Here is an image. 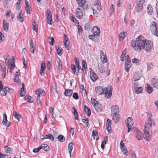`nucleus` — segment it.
Listing matches in <instances>:
<instances>
[{
	"instance_id": "obj_1",
	"label": "nucleus",
	"mask_w": 158,
	"mask_h": 158,
	"mask_svg": "<svg viewBox=\"0 0 158 158\" xmlns=\"http://www.w3.org/2000/svg\"><path fill=\"white\" fill-rule=\"evenodd\" d=\"M154 120L151 119L150 117L149 116L148 120L145 125L143 135V138L147 141H149L151 139L152 127V125H154Z\"/></svg>"
},
{
	"instance_id": "obj_2",
	"label": "nucleus",
	"mask_w": 158,
	"mask_h": 158,
	"mask_svg": "<svg viewBox=\"0 0 158 158\" xmlns=\"http://www.w3.org/2000/svg\"><path fill=\"white\" fill-rule=\"evenodd\" d=\"M146 40L143 36H140L136 39V41H131V45L136 51L140 52L144 46Z\"/></svg>"
},
{
	"instance_id": "obj_3",
	"label": "nucleus",
	"mask_w": 158,
	"mask_h": 158,
	"mask_svg": "<svg viewBox=\"0 0 158 158\" xmlns=\"http://www.w3.org/2000/svg\"><path fill=\"white\" fill-rule=\"evenodd\" d=\"M112 87L111 86L104 88V93L105 97L107 99L110 98L112 95Z\"/></svg>"
},
{
	"instance_id": "obj_4",
	"label": "nucleus",
	"mask_w": 158,
	"mask_h": 158,
	"mask_svg": "<svg viewBox=\"0 0 158 158\" xmlns=\"http://www.w3.org/2000/svg\"><path fill=\"white\" fill-rule=\"evenodd\" d=\"M157 23L155 22H152L150 24V30L154 35L158 36V31L157 28Z\"/></svg>"
},
{
	"instance_id": "obj_5",
	"label": "nucleus",
	"mask_w": 158,
	"mask_h": 158,
	"mask_svg": "<svg viewBox=\"0 0 158 158\" xmlns=\"http://www.w3.org/2000/svg\"><path fill=\"white\" fill-rule=\"evenodd\" d=\"M144 2V0H136L135 9L137 12H140L142 11Z\"/></svg>"
},
{
	"instance_id": "obj_6",
	"label": "nucleus",
	"mask_w": 158,
	"mask_h": 158,
	"mask_svg": "<svg viewBox=\"0 0 158 158\" xmlns=\"http://www.w3.org/2000/svg\"><path fill=\"white\" fill-rule=\"evenodd\" d=\"M152 48V44L150 41H148L146 40L144 46H143L142 49H144L146 52H150Z\"/></svg>"
},
{
	"instance_id": "obj_7",
	"label": "nucleus",
	"mask_w": 158,
	"mask_h": 158,
	"mask_svg": "<svg viewBox=\"0 0 158 158\" xmlns=\"http://www.w3.org/2000/svg\"><path fill=\"white\" fill-rule=\"evenodd\" d=\"M127 58L126 59H125V71L127 72H128L129 71V69L131 67V59L129 56H127Z\"/></svg>"
},
{
	"instance_id": "obj_8",
	"label": "nucleus",
	"mask_w": 158,
	"mask_h": 158,
	"mask_svg": "<svg viewBox=\"0 0 158 158\" xmlns=\"http://www.w3.org/2000/svg\"><path fill=\"white\" fill-rule=\"evenodd\" d=\"M46 16L48 23L49 24L51 25L52 24L51 22L52 20V18L51 12L50 10H47L46 13Z\"/></svg>"
},
{
	"instance_id": "obj_9",
	"label": "nucleus",
	"mask_w": 158,
	"mask_h": 158,
	"mask_svg": "<svg viewBox=\"0 0 158 158\" xmlns=\"http://www.w3.org/2000/svg\"><path fill=\"white\" fill-rule=\"evenodd\" d=\"M64 43L66 49L67 50H68L69 48V40L68 37L65 34L64 35Z\"/></svg>"
},
{
	"instance_id": "obj_10",
	"label": "nucleus",
	"mask_w": 158,
	"mask_h": 158,
	"mask_svg": "<svg viewBox=\"0 0 158 158\" xmlns=\"http://www.w3.org/2000/svg\"><path fill=\"white\" fill-rule=\"evenodd\" d=\"M83 15V12L81 9L77 8L76 10V16L77 19H80Z\"/></svg>"
},
{
	"instance_id": "obj_11",
	"label": "nucleus",
	"mask_w": 158,
	"mask_h": 158,
	"mask_svg": "<svg viewBox=\"0 0 158 158\" xmlns=\"http://www.w3.org/2000/svg\"><path fill=\"white\" fill-rule=\"evenodd\" d=\"M35 92L37 96V97H39V98L40 96H44L46 94L44 91L40 88L36 89Z\"/></svg>"
},
{
	"instance_id": "obj_12",
	"label": "nucleus",
	"mask_w": 158,
	"mask_h": 158,
	"mask_svg": "<svg viewBox=\"0 0 158 158\" xmlns=\"http://www.w3.org/2000/svg\"><path fill=\"white\" fill-rule=\"evenodd\" d=\"M92 32L94 35L98 36L100 34V28L97 26H94L92 30Z\"/></svg>"
},
{
	"instance_id": "obj_13",
	"label": "nucleus",
	"mask_w": 158,
	"mask_h": 158,
	"mask_svg": "<svg viewBox=\"0 0 158 158\" xmlns=\"http://www.w3.org/2000/svg\"><path fill=\"white\" fill-rule=\"evenodd\" d=\"M100 59L101 61L103 63H105L107 60V59L106 56L104 55L103 51L102 50L100 51Z\"/></svg>"
},
{
	"instance_id": "obj_14",
	"label": "nucleus",
	"mask_w": 158,
	"mask_h": 158,
	"mask_svg": "<svg viewBox=\"0 0 158 158\" xmlns=\"http://www.w3.org/2000/svg\"><path fill=\"white\" fill-rule=\"evenodd\" d=\"M111 111V114H118L119 109L116 105L112 107Z\"/></svg>"
},
{
	"instance_id": "obj_15",
	"label": "nucleus",
	"mask_w": 158,
	"mask_h": 158,
	"mask_svg": "<svg viewBox=\"0 0 158 158\" xmlns=\"http://www.w3.org/2000/svg\"><path fill=\"white\" fill-rule=\"evenodd\" d=\"M3 119L2 123L3 125H5L6 127H9L10 126V123L7 121V116L5 114H3Z\"/></svg>"
},
{
	"instance_id": "obj_16",
	"label": "nucleus",
	"mask_w": 158,
	"mask_h": 158,
	"mask_svg": "<svg viewBox=\"0 0 158 158\" xmlns=\"http://www.w3.org/2000/svg\"><path fill=\"white\" fill-rule=\"evenodd\" d=\"M136 138L138 140H140L142 139L143 138V135L141 131L139 130L136 131L135 133Z\"/></svg>"
},
{
	"instance_id": "obj_17",
	"label": "nucleus",
	"mask_w": 158,
	"mask_h": 158,
	"mask_svg": "<svg viewBox=\"0 0 158 158\" xmlns=\"http://www.w3.org/2000/svg\"><path fill=\"white\" fill-rule=\"evenodd\" d=\"M106 123V128L107 130L109 133H111V120L109 119L107 120Z\"/></svg>"
},
{
	"instance_id": "obj_18",
	"label": "nucleus",
	"mask_w": 158,
	"mask_h": 158,
	"mask_svg": "<svg viewBox=\"0 0 158 158\" xmlns=\"http://www.w3.org/2000/svg\"><path fill=\"white\" fill-rule=\"evenodd\" d=\"M125 122L127 126H132L133 125V120L132 118L131 117L128 118L126 120Z\"/></svg>"
},
{
	"instance_id": "obj_19",
	"label": "nucleus",
	"mask_w": 158,
	"mask_h": 158,
	"mask_svg": "<svg viewBox=\"0 0 158 158\" xmlns=\"http://www.w3.org/2000/svg\"><path fill=\"white\" fill-rule=\"evenodd\" d=\"M0 69L2 72V76L3 78L5 77L6 74V69L5 66L4 64H0Z\"/></svg>"
},
{
	"instance_id": "obj_20",
	"label": "nucleus",
	"mask_w": 158,
	"mask_h": 158,
	"mask_svg": "<svg viewBox=\"0 0 158 158\" xmlns=\"http://www.w3.org/2000/svg\"><path fill=\"white\" fill-rule=\"evenodd\" d=\"M6 18L9 21L14 18V15L11 10H9L6 12Z\"/></svg>"
},
{
	"instance_id": "obj_21",
	"label": "nucleus",
	"mask_w": 158,
	"mask_h": 158,
	"mask_svg": "<svg viewBox=\"0 0 158 158\" xmlns=\"http://www.w3.org/2000/svg\"><path fill=\"white\" fill-rule=\"evenodd\" d=\"M95 91L98 95H101L104 92V89L100 86H97L95 88Z\"/></svg>"
},
{
	"instance_id": "obj_22",
	"label": "nucleus",
	"mask_w": 158,
	"mask_h": 158,
	"mask_svg": "<svg viewBox=\"0 0 158 158\" xmlns=\"http://www.w3.org/2000/svg\"><path fill=\"white\" fill-rule=\"evenodd\" d=\"M71 68L75 74L78 75L79 74L78 70L79 68H76L75 65L74 64H72L71 65Z\"/></svg>"
},
{
	"instance_id": "obj_23",
	"label": "nucleus",
	"mask_w": 158,
	"mask_h": 158,
	"mask_svg": "<svg viewBox=\"0 0 158 158\" xmlns=\"http://www.w3.org/2000/svg\"><path fill=\"white\" fill-rule=\"evenodd\" d=\"M90 69V77L91 79L93 81H95L98 78V76L94 72H92L91 69Z\"/></svg>"
},
{
	"instance_id": "obj_24",
	"label": "nucleus",
	"mask_w": 158,
	"mask_h": 158,
	"mask_svg": "<svg viewBox=\"0 0 158 158\" xmlns=\"http://www.w3.org/2000/svg\"><path fill=\"white\" fill-rule=\"evenodd\" d=\"M94 6H97L96 8L99 10H101L102 9V6L100 5V2L99 0H95L94 2Z\"/></svg>"
},
{
	"instance_id": "obj_25",
	"label": "nucleus",
	"mask_w": 158,
	"mask_h": 158,
	"mask_svg": "<svg viewBox=\"0 0 158 158\" xmlns=\"http://www.w3.org/2000/svg\"><path fill=\"white\" fill-rule=\"evenodd\" d=\"M3 27L4 30L7 31L8 30L9 23L5 19L3 20Z\"/></svg>"
},
{
	"instance_id": "obj_26",
	"label": "nucleus",
	"mask_w": 158,
	"mask_h": 158,
	"mask_svg": "<svg viewBox=\"0 0 158 158\" xmlns=\"http://www.w3.org/2000/svg\"><path fill=\"white\" fill-rule=\"evenodd\" d=\"M127 51L125 49H124L123 52L121 56V60L122 61H123L125 59L127 58V56H129L128 55H126Z\"/></svg>"
},
{
	"instance_id": "obj_27",
	"label": "nucleus",
	"mask_w": 158,
	"mask_h": 158,
	"mask_svg": "<svg viewBox=\"0 0 158 158\" xmlns=\"http://www.w3.org/2000/svg\"><path fill=\"white\" fill-rule=\"evenodd\" d=\"M30 49L31 51L34 54V53L35 48L34 47V44L32 40H30L29 41Z\"/></svg>"
},
{
	"instance_id": "obj_28",
	"label": "nucleus",
	"mask_w": 158,
	"mask_h": 158,
	"mask_svg": "<svg viewBox=\"0 0 158 158\" xmlns=\"http://www.w3.org/2000/svg\"><path fill=\"white\" fill-rule=\"evenodd\" d=\"M94 107L95 109L98 111L101 110L102 107L101 104L98 102L95 105H94Z\"/></svg>"
},
{
	"instance_id": "obj_29",
	"label": "nucleus",
	"mask_w": 158,
	"mask_h": 158,
	"mask_svg": "<svg viewBox=\"0 0 158 158\" xmlns=\"http://www.w3.org/2000/svg\"><path fill=\"white\" fill-rule=\"evenodd\" d=\"M7 87L0 88V94L1 95L5 96L7 94Z\"/></svg>"
},
{
	"instance_id": "obj_30",
	"label": "nucleus",
	"mask_w": 158,
	"mask_h": 158,
	"mask_svg": "<svg viewBox=\"0 0 158 158\" xmlns=\"http://www.w3.org/2000/svg\"><path fill=\"white\" fill-rule=\"evenodd\" d=\"M47 139H49L52 141H53L54 140V137L51 134H48L45 135L44 138L41 137V139L42 140H44Z\"/></svg>"
},
{
	"instance_id": "obj_31",
	"label": "nucleus",
	"mask_w": 158,
	"mask_h": 158,
	"mask_svg": "<svg viewBox=\"0 0 158 158\" xmlns=\"http://www.w3.org/2000/svg\"><path fill=\"white\" fill-rule=\"evenodd\" d=\"M113 120L115 122V123H117L119 120V115L118 114H111Z\"/></svg>"
},
{
	"instance_id": "obj_32",
	"label": "nucleus",
	"mask_w": 158,
	"mask_h": 158,
	"mask_svg": "<svg viewBox=\"0 0 158 158\" xmlns=\"http://www.w3.org/2000/svg\"><path fill=\"white\" fill-rule=\"evenodd\" d=\"M152 82L154 87L158 89V78L153 79L152 80Z\"/></svg>"
},
{
	"instance_id": "obj_33",
	"label": "nucleus",
	"mask_w": 158,
	"mask_h": 158,
	"mask_svg": "<svg viewBox=\"0 0 158 158\" xmlns=\"http://www.w3.org/2000/svg\"><path fill=\"white\" fill-rule=\"evenodd\" d=\"M77 1L78 6L80 7H83L85 5L86 0H76Z\"/></svg>"
},
{
	"instance_id": "obj_34",
	"label": "nucleus",
	"mask_w": 158,
	"mask_h": 158,
	"mask_svg": "<svg viewBox=\"0 0 158 158\" xmlns=\"http://www.w3.org/2000/svg\"><path fill=\"white\" fill-rule=\"evenodd\" d=\"M73 91L71 89H66L65 91L64 94L65 96L67 97H70L72 95Z\"/></svg>"
},
{
	"instance_id": "obj_35",
	"label": "nucleus",
	"mask_w": 158,
	"mask_h": 158,
	"mask_svg": "<svg viewBox=\"0 0 158 158\" xmlns=\"http://www.w3.org/2000/svg\"><path fill=\"white\" fill-rule=\"evenodd\" d=\"M98 69L101 73H104L105 72V70L104 68V65L103 63L98 64Z\"/></svg>"
},
{
	"instance_id": "obj_36",
	"label": "nucleus",
	"mask_w": 158,
	"mask_h": 158,
	"mask_svg": "<svg viewBox=\"0 0 158 158\" xmlns=\"http://www.w3.org/2000/svg\"><path fill=\"white\" fill-rule=\"evenodd\" d=\"M84 109L85 113L87 114V116H89L91 115V110L89 108L85 105L84 106Z\"/></svg>"
},
{
	"instance_id": "obj_37",
	"label": "nucleus",
	"mask_w": 158,
	"mask_h": 158,
	"mask_svg": "<svg viewBox=\"0 0 158 158\" xmlns=\"http://www.w3.org/2000/svg\"><path fill=\"white\" fill-rule=\"evenodd\" d=\"M92 136L94 139L96 140H98L99 137L97 132L95 130H94L92 133Z\"/></svg>"
},
{
	"instance_id": "obj_38",
	"label": "nucleus",
	"mask_w": 158,
	"mask_h": 158,
	"mask_svg": "<svg viewBox=\"0 0 158 158\" xmlns=\"http://www.w3.org/2000/svg\"><path fill=\"white\" fill-rule=\"evenodd\" d=\"M135 93L138 94L142 92L143 88L142 87H138L134 89Z\"/></svg>"
},
{
	"instance_id": "obj_39",
	"label": "nucleus",
	"mask_w": 158,
	"mask_h": 158,
	"mask_svg": "<svg viewBox=\"0 0 158 158\" xmlns=\"http://www.w3.org/2000/svg\"><path fill=\"white\" fill-rule=\"evenodd\" d=\"M73 144L72 142L70 143L68 145L69 152L70 155V157H71L72 151L73 148Z\"/></svg>"
},
{
	"instance_id": "obj_40",
	"label": "nucleus",
	"mask_w": 158,
	"mask_h": 158,
	"mask_svg": "<svg viewBox=\"0 0 158 158\" xmlns=\"http://www.w3.org/2000/svg\"><path fill=\"white\" fill-rule=\"evenodd\" d=\"M147 84V86L145 88V91L147 93L149 94H151L153 91L152 88L150 87L148 84Z\"/></svg>"
},
{
	"instance_id": "obj_41",
	"label": "nucleus",
	"mask_w": 158,
	"mask_h": 158,
	"mask_svg": "<svg viewBox=\"0 0 158 158\" xmlns=\"http://www.w3.org/2000/svg\"><path fill=\"white\" fill-rule=\"evenodd\" d=\"M153 12V8L151 5L149 4L147 7V13L149 15H151Z\"/></svg>"
},
{
	"instance_id": "obj_42",
	"label": "nucleus",
	"mask_w": 158,
	"mask_h": 158,
	"mask_svg": "<svg viewBox=\"0 0 158 158\" xmlns=\"http://www.w3.org/2000/svg\"><path fill=\"white\" fill-rule=\"evenodd\" d=\"M14 81L15 84L18 85H21V81L20 80L19 78V77H14Z\"/></svg>"
},
{
	"instance_id": "obj_43",
	"label": "nucleus",
	"mask_w": 158,
	"mask_h": 158,
	"mask_svg": "<svg viewBox=\"0 0 158 158\" xmlns=\"http://www.w3.org/2000/svg\"><path fill=\"white\" fill-rule=\"evenodd\" d=\"M141 76L140 74L135 73L134 75L133 78L134 80L135 81H138L140 79L141 77Z\"/></svg>"
},
{
	"instance_id": "obj_44",
	"label": "nucleus",
	"mask_w": 158,
	"mask_h": 158,
	"mask_svg": "<svg viewBox=\"0 0 158 158\" xmlns=\"http://www.w3.org/2000/svg\"><path fill=\"white\" fill-rule=\"evenodd\" d=\"M17 19L20 22H22L23 21V15L20 12L19 15H18L17 17Z\"/></svg>"
},
{
	"instance_id": "obj_45",
	"label": "nucleus",
	"mask_w": 158,
	"mask_h": 158,
	"mask_svg": "<svg viewBox=\"0 0 158 158\" xmlns=\"http://www.w3.org/2000/svg\"><path fill=\"white\" fill-rule=\"evenodd\" d=\"M56 48L57 50V54L59 55H61L63 53L62 48L59 46H56Z\"/></svg>"
},
{
	"instance_id": "obj_46",
	"label": "nucleus",
	"mask_w": 158,
	"mask_h": 158,
	"mask_svg": "<svg viewBox=\"0 0 158 158\" xmlns=\"http://www.w3.org/2000/svg\"><path fill=\"white\" fill-rule=\"evenodd\" d=\"M13 150L12 148L8 147L7 146H6L5 147V151L7 153H11L13 152Z\"/></svg>"
},
{
	"instance_id": "obj_47",
	"label": "nucleus",
	"mask_w": 158,
	"mask_h": 158,
	"mask_svg": "<svg viewBox=\"0 0 158 158\" xmlns=\"http://www.w3.org/2000/svg\"><path fill=\"white\" fill-rule=\"evenodd\" d=\"M40 147H41V149H43L46 151H48L49 149V147L46 144H43Z\"/></svg>"
},
{
	"instance_id": "obj_48",
	"label": "nucleus",
	"mask_w": 158,
	"mask_h": 158,
	"mask_svg": "<svg viewBox=\"0 0 158 158\" xmlns=\"http://www.w3.org/2000/svg\"><path fill=\"white\" fill-rule=\"evenodd\" d=\"M13 116L17 119L19 120V118L21 117V115L18 113L16 111H14L13 113Z\"/></svg>"
},
{
	"instance_id": "obj_49",
	"label": "nucleus",
	"mask_w": 158,
	"mask_h": 158,
	"mask_svg": "<svg viewBox=\"0 0 158 158\" xmlns=\"http://www.w3.org/2000/svg\"><path fill=\"white\" fill-rule=\"evenodd\" d=\"M126 33L123 32V33H121L119 35V39L120 41L122 40L125 37Z\"/></svg>"
},
{
	"instance_id": "obj_50",
	"label": "nucleus",
	"mask_w": 158,
	"mask_h": 158,
	"mask_svg": "<svg viewBox=\"0 0 158 158\" xmlns=\"http://www.w3.org/2000/svg\"><path fill=\"white\" fill-rule=\"evenodd\" d=\"M8 68L9 70V72L12 73L13 72L14 68L15 66V64H11L10 65V64H8Z\"/></svg>"
},
{
	"instance_id": "obj_51",
	"label": "nucleus",
	"mask_w": 158,
	"mask_h": 158,
	"mask_svg": "<svg viewBox=\"0 0 158 158\" xmlns=\"http://www.w3.org/2000/svg\"><path fill=\"white\" fill-rule=\"evenodd\" d=\"M25 99L27 102H32L33 101L32 98L30 96H25L24 98Z\"/></svg>"
},
{
	"instance_id": "obj_52",
	"label": "nucleus",
	"mask_w": 158,
	"mask_h": 158,
	"mask_svg": "<svg viewBox=\"0 0 158 158\" xmlns=\"http://www.w3.org/2000/svg\"><path fill=\"white\" fill-rule=\"evenodd\" d=\"M73 109L74 110L73 114L74 115V117L75 118V119H78V113L77 112V110L76 108H75L74 107H73Z\"/></svg>"
},
{
	"instance_id": "obj_53",
	"label": "nucleus",
	"mask_w": 158,
	"mask_h": 158,
	"mask_svg": "<svg viewBox=\"0 0 158 158\" xmlns=\"http://www.w3.org/2000/svg\"><path fill=\"white\" fill-rule=\"evenodd\" d=\"M86 63V61L84 60H83L82 61V70L84 73V71L85 70V73H86V69L87 68V66L85 65V64Z\"/></svg>"
},
{
	"instance_id": "obj_54",
	"label": "nucleus",
	"mask_w": 158,
	"mask_h": 158,
	"mask_svg": "<svg viewBox=\"0 0 158 158\" xmlns=\"http://www.w3.org/2000/svg\"><path fill=\"white\" fill-rule=\"evenodd\" d=\"M147 70L148 71H150L153 66V64L152 63L150 62L148 63H147Z\"/></svg>"
},
{
	"instance_id": "obj_55",
	"label": "nucleus",
	"mask_w": 158,
	"mask_h": 158,
	"mask_svg": "<svg viewBox=\"0 0 158 158\" xmlns=\"http://www.w3.org/2000/svg\"><path fill=\"white\" fill-rule=\"evenodd\" d=\"M25 88H22L20 90V96L23 97L25 94Z\"/></svg>"
},
{
	"instance_id": "obj_56",
	"label": "nucleus",
	"mask_w": 158,
	"mask_h": 158,
	"mask_svg": "<svg viewBox=\"0 0 158 158\" xmlns=\"http://www.w3.org/2000/svg\"><path fill=\"white\" fill-rule=\"evenodd\" d=\"M32 25L33 26V30L36 32V33L37 32V29H38V26L36 24V23L35 22H34L32 23Z\"/></svg>"
},
{
	"instance_id": "obj_57",
	"label": "nucleus",
	"mask_w": 158,
	"mask_h": 158,
	"mask_svg": "<svg viewBox=\"0 0 158 158\" xmlns=\"http://www.w3.org/2000/svg\"><path fill=\"white\" fill-rule=\"evenodd\" d=\"M121 151L126 156H127L128 155V153L127 152V149L126 147H125L124 148L121 149Z\"/></svg>"
},
{
	"instance_id": "obj_58",
	"label": "nucleus",
	"mask_w": 158,
	"mask_h": 158,
	"mask_svg": "<svg viewBox=\"0 0 158 158\" xmlns=\"http://www.w3.org/2000/svg\"><path fill=\"white\" fill-rule=\"evenodd\" d=\"M58 140L60 142H63L65 139L64 136L61 135L58 136Z\"/></svg>"
},
{
	"instance_id": "obj_59",
	"label": "nucleus",
	"mask_w": 158,
	"mask_h": 158,
	"mask_svg": "<svg viewBox=\"0 0 158 158\" xmlns=\"http://www.w3.org/2000/svg\"><path fill=\"white\" fill-rule=\"evenodd\" d=\"M54 109L53 107H50L49 108V112L52 114V116L54 118L56 117V115L55 114L54 115H53L54 114V112H53Z\"/></svg>"
},
{
	"instance_id": "obj_60",
	"label": "nucleus",
	"mask_w": 158,
	"mask_h": 158,
	"mask_svg": "<svg viewBox=\"0 0 158 158\" xmlns=\"http://www.w3.org/2000/svg\"><path fill=\"white\" fill-rule=\"evenodd\" d=\"M139 59L136 58H134L132 59V62L133 63L138 64L139 63Z\"/></svg>"
},
{
	"instance_id": "obj_61",
	"label": "nucleus",
	"mask_w": 158,
	"mask_h": 158,
	"mask_svg": "<svg viewBox=\"0 0 158 158\" xmlns=\"http://www.w3.org/2000/svg\"><path fill=\"white\" fill-rule=\"evenodd\" d=\"M25 9L26 10L27 12L29 14H30L31 13V10L30 9V6H26L25 7Z\"/></svg>"
},
{
	"instance_id": "obj_62",
	"label": "nucleus",
	"mask_w": 158,
	"mask_h": 158,
	"mask_svg": "<svg viewBox=\"0 0 158 158\" xmlns=\"http://www.w3.org/2000/svg\"><path fill=\"white\" fill-rule=\"evenodd\" d=\"M45 64L44 61H43L41 65V69L45 70Z\"/></svg>"
},
{
	"instance_id": "obj_63",
	"label": "nucleus",
	"mask_w": 158,
	"mask_h": 158,
	"mask_svg": "<svg viewBox=\"0 0 158 158\" xmlns=\"http://www.w3.org/2000/svg\"><path fill=\"white\" fill-rule=\"evenodd\" d=\"M59 61L58 66V68L61 71L62 70V66L61 65V62L60 59L59 58Z\"/></svg>"
},
{
	"instance_id": "obj_64",
	"label": "nucleus",
	"mask_w": 158,
	"mask_h": 158,
	"mask_svg": "<svg viewBox=\"0 0 158 158\" xmlns=\"http://www.w3.org/2000/svg\"><path fill=\"white\" fill-rule=\"evenodd\" d=\"M40 149L41 147H40V146L38 148H34L33 150V152L34 153H37L38 152Z\"/></svg>"
}]
</instances>
